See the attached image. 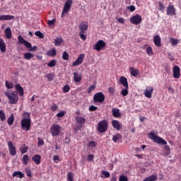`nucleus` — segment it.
<instances>
[{"instance_id": "f257e3e1", "label": "nucleus", "mask_w": 181, "mask_h": 181, "mask_svg": "<svg viewBox=\"0 0 181 181\" xmlns=\"http://www.w3.org/2000/svg\"><path fill=\"white\" fill-rule=\"evenodd\" d=\"M31 121L32 120L30 119V113L24 112L21 122V126L23 131H25L26 132H28V131L30 129Z\"/></svg>"}, {"instance_id": "f03ea898", "label": "nucleus", "mask_w": 181, "mask_h": 181, "mask_svg": "<svg viewBox=\"0 0 181 181\" xmlns=\"http://www.w3.org/2000/svg\"><path fill=\"white\" fill-rule=\"evenodd\" d=\"M148 138H150V139H152L153 142L158 144L159 145H168V142L162 137L156 135L155 132H151L149 134H148Z\"/></svg>"}, {"instance_id": "7ed1b4c3", "label": "nucleus", "mask_w": 181, "mask_h": 181, "mask_svg": "<svg viewBox=\"0 0 181 181\" xmlns=\"http://www.w3.org/2000/svg\"><path fill=\"white\" fill-rule=\"evenodd\" d=\"M4 95L9 100V104H16L19 101V96L16 91L4 92Z\"/></svg>"}, {"instance_id": "20e7f679", "label": "nucleus", "mask_w": 181, "mask_h": 181, "mask_svg": "<svg viewBox=\"0 0 181 181\" xmlns=\"http://www.w3.org/2000/svg\"><path fill=\"white\" fill-rule=\"evenodd\" d=\"M49 129L52 136H59L60 135V131H62V127L57 124H54Z\"/></svg>"}, {"instance_id": "39448f33", "label": "nucleus", "mask_w": 181, "mask_h": 181, "mask_svg": "<svg viewBox=\"0 0 181 181\" xmlns=\"http://www.w3.org/2000/svg\"><path fill=\"white\" fill-rule=\"evenodd\" d=\"M108 128V122L103 119L98 122V132L103 133L105 132Z\"/></svg>"}, {"instance_id": "423d86ee", "label": "nucleus", "mask_w": 181, "mask_h": 181, "mask_svg": "<svg viewBox=\"0 0 181 181\" xmlns=\"http://www.w3.org/2000/svg\"><path fill=\"white\" fill-rule=\"evenodd\" d=\"M105 100V95L102 92L96 93L93 96L94 103H104Z\"/></svg>"}, {"instance_id": "0eeeda50", "label": "nucleus", "mask_w": 181, "mask_h": 181, "mask_svg": "<svg viewBox=\"0 0 181 181\" xmlns=\"http://www.w3.org/2000/svg\"><path fill=\"white\" fill-rule=\"evenodd\" d=\"M71 5H73V1L66 0L64 6L62 15H64V13H69V12H70V9H71Z\"/></svg>"}, {"instance_id": "6e6552de", "label": "nucleus", "mask_w": 181, "mask_h": 181, "mask_svg": "<svg viewBox=\"0 0 181 181\" xmlns=\"http://www.w3.org/2000/svg\"><path fill=\"white\" fill-rule=\"evenodd\" d=\"M104 47H105V42H104L103 40H100L94 45L93 49L100 52V50H102V49H104Z\"/></svg>"}, {"instance_id": "1a4fd4ad", "label": "nucleus", "mask_w": 181, "mask_h": 181, "mask_svg": "<svg viewBox=\"0 0 181 181\" xmlns=\"http://www.w3.org/2000/svg\"><path fill=\"white\" fill-rule=\"evenodd\" d=\"M131 23L133 25H139L142 22V17L140 15H136L130 18Z\"/></svg>"}, {"instance_id": "9d476101", "label": "nucleus", "mask_w": 181, "mask_h": 181, "mask_svg": "<svg viewBox=\"0 0 181 181\" xmlns=\"http://www.w3.org/2000/svg\"><path fill=\"white\" fill-rule=\"evenodd\" d=\"M18 43L19 45H24V46H25V47H27V49H30V47H32V44H30V42L26 41L25 39H23V37H22L21 35H19L18 37Z\"/></svg>"}, {"instance_id": "9b49d317", "label": "nucleus", "mask_w": 181, "mask_h": 181, "mask_svg": "<svg viewBox=\"0 0 181 181\" xmlns=\"http://www.w3.org/2000/svg\"><path fill=\"white\" fill-rule=\"evenodd\" d=\"M168 16H175L176 15V8L173 5H170L166 8Z\"/></svg>"}, {"instance_id": "f8f14e48", "label": "nucleus", "mask_w": 181, "mask_h": 181, "mask_svg": "<svg viewBox=\"0 0 181 181\" xmlns=\"http://www.w3.org/2000/svg\"><path fill=\"white\" fill-rule=\"evenodd\" d=\"M8 147L10 155H11V156H15V155H16V148H15V146H13V143H12V141L8 142Z\"/></svg>"}, {"instance_id": "ddd939ff", "label": "nucleus", "mask_w": 181, "mask_h": 181, "mask_svg": "<svg viewBox=\"0 0 181 181\" xmlns=\"http://www.w3.org/2000/svg\"><path fill=\"white\" fill-rule=\"evenodd\" d=\"M86 58V55L84 54H81L76 60L72 64V66H80L81 63H83V60Z\"/></svg>"}, {"instance_id": "4468645a", "label": "nucleus", "mask_w": 181, "mask_h": 181, "mask_svg": "<svg viewBox=\"0 0 181 181\" xmlns=\"http://www.w3.org/2000/svg\"><path fill=\"white\" fill-rule=\"evenodd\" d=\"M173 73L174 78H180V68L178 66L175 65L173 67Z\"/></svg>"}, {"instance_id": "2eb2a0df", "label": "nucleus", "mask_w": 181, "mask_h": 181, "mask_svg": "<svg viewBox=\"0 0 181 181\" xmlns=\"http://www.w3.org/2000/svg\"><path fill=\"white\" fill-rule=\"evenodd\" d=\"M153 93V87L152 86H148L146 88L145 92H144V95L147 98H152V94Z\"/></svg>"}, {"instance_id": "dca6fc26", "label": "nucleus", "mask_w": 181, "mask_h": 181, "mask_svg": "<svg viewBox=\"0 0 181 181\" xmlns=\"http://www.w3.org/2000/svg\"><path fill=\"white\" fill-rule=\"evenodd\" d=\"M112 117L115 118H119L121 117V112H119V109L117 107H113L112 109Z\"/></svg>"}, {"instance_id": "f3484780", "label": "nucleus", "mask_w": 181, "mask_h": 181, "mask_svg": "<svg viewBox=\"0 0 181 181\" xmlns=\"http://www.w3.org/2000/svg\"><path fill=\"white\" fill-rule=\"evenodd\" d=\"M12 19H15V16L0 15V21H12Z\"/></svg>"}, {"instance_id": "a211bd4d", "label": "nucleus", "mask_w": 181, "mask_h": 181, "mask_svg": "<svg viewBox=\"0 0 181 181\" xmlns=\"http://www.w3.org/2000/svg\"><path fill=\"white\" fill-rule=\"evenodd\" d=\"M0 51L1 53L6 52V45H5V41L2 38H0Z\"/></svg>"}, {"instance_id": "6ab92c4d", "label": "nucleus", "mask_w": 181, "mask_h": 181, "mask_svg": "<svg viewBox=\"0 0 181 181\" xmlns=\"http://www.w3.org/2000/svg\"><path fill=\"white\" fill-rule=\"evenodd\" d=\"M119 81H120V83L122 84V86H124V87H125V88H129L128 79H127L125 78V76H121L119 78Z\"/></svg>"}, {"instance_id": "aec40b11", "label": "nucleus", "mask_w": 181, "mask_h": 181, "mask_svg": "<svg viewBox=\"0 0 181 181\" xmlns=\"http://www.w3.org/2000/svg\"><path fill=\"white\" fill-rule=\"evenodd\" d=\"M15 89L16 90V91L18 92L19 95L21 97L23 96V95L25 94V93L23 91V88L20 84H16L15 86Z\"/></svg>"}, {"instance_id": "412c9836", "label": "nucleus", "mask_w": 181, "mask_h": 181, "mask_svg": "<svg viewBox=\"0 0 181 181\" xmlns=\"http://www.w3.org/2000/svg\"><path fill=\"white\" fill-rule=\"evenodd\" d=\"M75 121L79 125H84L86 124V118L83 117H76Z\"/></svg>"}, {"instance_id": "4be33fe9", "label": "nucleus", "mask_w": 181, "mask_h": 181, "mask_svg": "<svg viewBox=\"0 0 181 181\" xmlns=\"http://www.w3.org/2000/svg\"><path fill=\"white\" fill-rule=\"evenodd\" d=\"M112 124L113 128H115V129H117V131H119V129L122 128V125H121V123H119V122L117 120H113Z\"/></svg>"}, {"instance_id": "5701e85b", "label": "nucleus", "mask_w": 181, "mask_h": 181, "mask_svg": "<svg viewBox=\"0 0 181 181\" xmlns=\"http://www.w3.org/2000/svg\"><path fill=\"white\" fill-rule=\"evenodd\" d=\"M5 37L6 39H11L12 37V30L9 27L5 29Z\"/></svg>"}, {"instance_id": "b1692460", "label": "nucleus", "mask_w": 181, "mask_h": 181, "mask_svg": "<svg viewBox=\"0 0 181 181\" xmlns=\"http://www.w3.org/2000/svg\"><path fill=\"white\" fill-rule=\"evenodd\" d=\"M40 159H42V157L38 154L32 158V160H33L35 165H40Z\"/></svg>"}, {"instance_id": "393cba45", "label": "nucleus", "mask_w": 181, "mask_h": 181, "mask_svg": "<svg viewBox=\"0 0 181 181\" xmlns=\"http://www.w3.org/2000/svg\"><path fill=\"white\" fill-rule=\"evenodd\" d=\"M153 42H154V45H156V46H158V47H160L161 44H160V36L159 35H156L153 38Z\"/></svg>"}, {"instance_id": "a878e982", "label": "nucleus", "mask_w": 181, "mask_h": 181, "mask_svg": "<svg viewBox=\"0 0 181 181\" xmlns=\"http://www.w3.org/2000/svg\"><path fill=\"white\" fill-rule=\"evenodd\" d=\"M54 42L55 46H61L62 43L64 42V40L63 37H58L54 40Z\"/></svg>"}, {"instance_id": "bb28decb", "label": "nucleus", "mask_w": 181, "mask_h": 181, "mask_svg": "<svg viewBox=\"0 0 181 181\" xmlns=\"http://www.w3.org/2000/svg\"><path fill=\"white\" fill-rule=\"evenodd\" d=\"M33 57H35V54L30 52H26L23 54V59H25V60H30L33 59Z\"/></svg>"}, {"instance_id": "cd10ccee", "label": "nucleus", "mask_w": 181, "mask_h": 181, "mask_svg": "<svg viewBox=\"0 0 181 181\" xmlns=\"http://www.w3.org/2000/svg\"><path fill=\"white\" fill-rule=\"evenodd\" d=\"M13 177H19L20 179H23V177H25V174L21 171H16L13 173Z\"/></svg>"}, {"instance_id": "c85d7f7f", "label": "nucleus", "mask_w": 181, "mask_h": 181, "mask_svg": "<svg viewBox=\"0 0 181 181\" xmlns=\"http://www.w3.org/2000/svg\"><path fill=\"white\" fill-rule=\"evenodd\" d=\"M129 70L131 76H133L134 77H136V76L139 74V71L134 69V67H130Z\"/></svg>"}, {"instance_id": "c756f323", "label": "nucleus", "mask_w": 181, "mask_h": 181, "mask_svg": "<svg viewBox=\"0 0 181 181\" xmlns=\"http://www.w3.org/2000/svg\"><path fill=\"white\" fill-rule=\"evenodd\" d=\"M79 29H80L81 32H86V30H87V29H88V25H87L84 23H81L79 25Z\"/></svg>"}, {"instance_id": "7c9ffc66", "label": "nucleus", "mask_w": 181, "mask_h": 181, "mask_svg": "<svg viewBox=\"0 0 181 181\" xmlns=\"http://www.w3.org/2000/svg\"><path fill=\"white\" fill-rule=\"evenodd\" d=\"M74 78L76 83H80V81H81V75L78 74L77 72L74 73Z\"/></svg>"}, {"instance_id": "2f4dec72", "label": "nucleus", "mask_w": 181, "mask_h": 181, "mask_svg": "<svg viewBox=\"0 0 181 181\" xmlns=\"http://www.w3.org/2000/svg\"><path fill=\"white\" fill-rule=\"evenodd\" d=\"M122 139V136H121V134H117L112 136V141L113 142H115V143L119 142V141H120V139Z\"/></svg>"}, {"instance_id": "473e14b6", "label": "nucleus", "mask_w": 181, "mask_h": 181, "mask_svg": "<svg viewBox=\"0 0 181 181\" xmlns=\"http://www.w3.org/2000/svg\"><path fill=\"white\" fill-rule=\"evenodd\" d=\"M56 53H57V50L56 49V48H52L47 52V56L53 57L56 55Z\"/></svg>"}, {"instance_id": "72a5a7b5", "label": "nucleus", "mask_w": 181, "mask_h": 181, "mask_svg": "<svg viewBox=\"0 0 181 181\" xmlns=\"http://www.w3.org/2000/svg\"><path fill=\"white\" fill-rule=\"evenodd\" d=\"M15 120V117L13 114L11 115V116L7 119V123L8 125H12L13 124V121Z\"/></svg>"}, {"instance_id": "f704fd0d", "label": "nucleus", "mask_w": 181, "mask_h": 181, "mask_svg": "<svg viewBox=\"0 0 181 181\" xmlns=\"http://www.w3.org/2000/svg\"><path fill=\"white\" fill-rule=\"evenodd\" d=\"M146 52L148 56H153V50L151 46L146 48Z\"/></svg>"}, {"instance_id": "c9c22d12", "label": "nucleus", "mask_w": 181, "mask_h": 181, "mask_svg": "<svg viewBox=\"0 0 181 181\" xmlns=\"http://www.w3.org/2000/svg\"><path fill=\"white\" fill-rule=\"evenodd\" d=\"M23 165H28V163H29V156L24 155L23 156Z\"/></svg>"}, {"instance_id": "e433bc0d", "label": "nucleus", "mask_w": 181, "mask_h": 181, "mask_svg": "<svg viewBox=\"0 0 181 181\" xmlns=\"http://www.w3.org/2000/svg\"><path fill=\"white\" fill-rule=\"evenodd\" d=\"M147 179L148 180V181H156L158 180V175L156 174L150 175L147 177Z\"/></svg>"}, {"instance_id": "4c0bfd02", "label": "nucleus", "mask_w": 181, "mask_h": 181, "mask_svg": "<svg viewBox=\"0 0 181 181\" xmlns=\"http://www.w3.org/2000/svg\"><path fill=\"white\" fill-rule=\"evenodd\" d=\"M179 40L175 39V38H170V43L172 46H177V44L179 43Z\"/></svg>"}, {"instance_id": "58836bf2", "label": "nucleus", "mask_w": 181, "mask_h": 181, "mask_svg": "<svg viewBox=\"0 0 181 181\" xmlns=\"http://www.w3.org/2000/svg\"><path fill=\"white\" fill-rule=\"evenodd\" d=\"M158 9L161 12H165V5L163 4V3H162V1L158 2Z\"/></svg>"}, {"instance_id": "ea45409f", "label": "nucleus", "mask_w": 181, "mask_h": 181, "mask_svg": "<svg viewBox=\"0 0 181 181\" xmlns=\"http://www.w3.org/2000/svg\"><path fill=\"white\" fill-rule=\"evenodd\" d=\"M0 119L1 121H5L6 117H5V112L4 110H0Z\"/></svg>"}, {"instance_id": "a19ab883", "label": "nucleus", "mask_w": 181, "mask_h": 181, "mask_svg": "<svg viewBox=\"0 0 181 181\" xmlns=\"http://www.w3.org/2000/svg\"><path fill=\"white\" fill-rule=\"evenodd\" d=\"M35 36H37V37H39V39H43V37H45V35L40 31H36L35 33Z\"/></svg>"}, {"instance_id": "79ce46f5", "label": "nucleus", "mask_w": 181, "mask_h": 181, "mask_svg": "<svg viewBox=\"0 0 181 181\" xmlns=\"http://www.w3.org/2000/svg\"><path fill=\"white\" fill-rule=\"evenodd\" d=\"M88 148H95V146H97V144L95 143V141H90L88 144Z\"/></svg>"}, {"instance_id": "37998d69", "label": "nucleus", "mask_w": 181, "mask_h": 181, "mask_svg": "<svg viewBox=\"0 0 181 181\" xmlns=\"http://www.w3.org/2000/svg\"><path fill=\"white\" fill-rule=\"evenodd\" d=\"M74 177V174H73V173H68L67 179L69 181H73Z\"/></svg>"}, {"instance_id": "c03bdc74", "label": "nucleus", "mask_w": 181, "mask_h": 181, "mask_svg": "<svg viewBox=\"0 0 181 181\" xmlns=\"http://www.w3.org/2000/svg\"><path fill=\"white\" fill-rule=\"evenodd\" d=\"M48 67H54L56 66V59H52L47 64Z\"/></svg>"}, {"instance_id": "a18cd8bd", "label": "nucleus", "mask_w": 181, "mask_h": 181, "mask_svg": "<svg viewBox=\"0 0 181 181\" xmlns=\"http://www.w3.org/2000/svg\"><path fill=\"white\" fill-rule=\"evenodd\" d=\"M6 87L8 89L13 88V83H12V82H8V81H6Z\"/></svg>"}, {"instance_id": "49530a36", "label": "nucleus", "mask_w": 181, "mask_h": 181, "mask_svg": "<svg viewBox=\"0 0 181 181\" xmlns=\"http://www.w3.org/2000/svg\"><path fill=\"white\" fill-rule=\"evenodd\" d=\"M95 90V85H93V86H91L90 87H89V88H88L86 89L87 93H88V94H90V93H91V91H94Z\"/></svg>"}, {"instance_id": "de8ad7c7", "label": "nucleus", "mask_w": 181, "mask_h": 181, "mask_svg": "<svg viewBox=\"0 0 181 181\" xmlns=\"http://www.w3.org/2000/svg\"><path fill=\"white\" fill-rule=\"evenodd\" d=\"M121 94L123 97H127V95H128V88H126L125 89H122Z\"/></svg>"}, {"instance_id": "09e8293b", "label": "nucleus", "mask_w": 181, "mask_h": 181, "mask_svg": "<svg viewBox=\"0 0 181 181\" xmlns=\"http://www.w3.org/2000/svg\"><path fill=\"white\" fill-rule=\"evenodd\" d=\"M23 145H24V147L21 148V153H26V152H28V149H29V147L26 146L25 144H23Z\"/></svg>"}, {"instance_id": "8fccbe9b", "label": "nucleus", "mask_w": 181, "mask_h": 181, "mask_svg": "<svg viewBox=\"0 0 181 181\" xmlns=\"http://www.w3.org/2000/svg\"><path fill=\"white\" fill-rule=\"evenodd\" d=\"M45 77H46V78H47L48 81H53V76H52V74H47L46 75H45Z\"/></svg>"}, {"instance_id": "3c124183", "label": "nucleus", "mask_w": 181, "mask_h": 181, "mask_svg": "<svg viewBox=\"0 0 181 181\" xmlns=\"http://www.w3.org/2000/svg\"><path fill=\"white\" fill-rule=\"evenodd\" d=\"M64 115H66V112L63 110L57 114L58 118H63Z\"/></svg>"}, {"instance_id": "603ef678", "label": "nucleus", "mask_w": 181, "mask_h": 181, "mask_svg": "<svg viewBox=\"0 0 181 181\" xmlns=\"http://www.w3.org/2000/svg\"><path fill=\"white\" fill-rule=\"evenodd\" d=\"M63 93H69V91H70V86L65 85L63 88Z\"/></svg>"}, {"instance_id": "864d4df0", "label": "nucleus", "mask_w": 181, "mask_h": 181, "mask_svg": "<svg viewBox=\"0 0 181 181\" xmlns=\"http://www.w3.org/2000/svg\"><path fill=\"white\" fill-rule=\"evenodd\" d=\"M79 36L82 40H86V39H87V35H84V32H80Z\"/></svg>"}, {"instance_id": "5fc2aeb1", "label": "nucleus", "mask_w": 181, "mask_h": 181, "mask_svg": "<svg viewBox=\"0 0 181 181\" xmlns=\"http://www.w3.org/2000/svg\"><path fill=\"white\" fill-rule=\"evenodd\" d=\"M119 181H128V177L125 175H120L119 177Z\"/></svg>"}, {"instance_id": "6e6d98bb", "label": "nucleus", "mask_w": 181, "mask_h": 181, "mask_svg": "<svg viewBox=\"0 0 181 181\" xmlns=\"http://www.w3.org/2000/svg\"><path fill=\"white\" fill-rule=\"evenodd\" d=\"M69 53H67V52H64L63 55H62V59L64 60H69Z\"/></svg>"}, {"instance_id": "4d7b16f0", "label": "nucleus", "mask_w": 181, "mask_h": 181, "mask_svg": "<svg viewBox=\"0 0 181 181\" xmlns=\"http://www.w3.org/2000/svg\"><path fill=\"white\" fill-rule=\"evenodd\" d=\"M37 141H38V146L40 145H45V141H43V139H41L40 137H38Z\"/></svg>"}, {"instance_id": "13d9d810", "label": "nucleus", "mask_w": 181, "mask_h": 181, "mask_svg": "<svg viewBox=\"0 0 181 181\" xmlns=\"http://www.w3.org/2000/svg\"><path fill=\"white\" fill-rule=\"evenodd\" d=\"M93 160H94V155L90 154L88 156L87 160H88V162H91Z\"/></svg>"}, {"instance_id": "bf43d9fd", "label": "nucleus", "mask_w": 181, "mask_h": 181, "mask_svg": "<svg viewBox=\"0 0 181 181\" xmlns=\"http://www.w3.org/2000/svg\"><path fill=\"white\" fill-rule=\"evenodd\" d=\"M98 110V107L94 105H91L89 107V111H97Z\"/></svg>"}, {"instance_id": "052dcab7", "label": "nucleus", "mask_w": 181, "mask_h": 181, "mask_svg": "<svg viewBox=\"0 0 181 181\" xmlns=\"http://www.w3.org/2000/svg\"><path fill=\"white\" fill-rule=\"evenodd\" d=\"M58 108V106L56 103H54L52 106H51V110L52 111H57Z\"/></svg>"}, {"instance_id": "680f3d73", "label": "nucleus", "mask_w": 181, "mask_h": 181, "mask_svg": "<svg viewBox=\"0 0 181 181\" xmlns=\"http://www.w3.org/2000/svg\"><path fill=\"white\" fill-rule=\"evenodd\" d=\"M55 23H56V20L52 19L51 21H47V25H49V26H52V25H54Z\"/></svg>"}, {"instance_id": "e2e57ef3", "label": "nucleus", "mask_w": 181, "mask_h": 181, "mask_svg": "<svg viewBox=\"0 0 181 181\" xmlns=\"http://www.w3.org/2000/svg\"><path fill=\"white\" fill-rule=\"evenodd\" d=\"M102 175H104L105 177H110V175L108 171H103Z\"/></svg>"}, {"instance_id": "0e129e2a", "label": "nucleus", "mask_w": 181, "mask_h": 181, "mask_svg": "<svg viewBox=\"0 0 181 181\" xmlns=\"http://www.w3.org/2000/svg\"><path fill=\"white\" fill-rule=\"evenodd\" d=\"M127 8L129 9V11H130V12H134L135 11V6H129L127 7Z\"/></svg>"}, {"instance_id": "69168bd1", "label": "nucleus", "mask_w": 181, "mask_h": 181, "mask_svg": "<svg viewBox=\"0 0 181 181\" xmlns=\"http://www.w3.org/2000/svg\"><path fill=\"white\" fill-rule=\"evenodd\" d=\"M25 173L28 177H30L32 176V172H30V170H26Z\"/></svg>"}, {"instance_id": "338daca9", "label": "nucleus", "mask_w": 181, "mask_h": 181, "mask_svg": "<svg viewBox=\"0 0 181 181\" xmlns=\"http://www.w3.org/2000/svg\"><path fill=\"white\" fill-rule=\"evenodd\" d=\"M108 91L110 93V94H114L115 93L114 88H109Z\"/></svg>"}, {"instance_id": "774afa93", "label": "nucleus", "mask_w": 181, "mask_h": 181, "mask_svg": "<svg viewBox=\"0 0 181 181\" xmlns=\"http://www.w3.org/2000/svg\"><path fill=\"white\" fill-rule=\"evenodd\" d=\"M53 159H54V162H55V163H57L59 160V156H54Z\"/></svg>"}]
</instances>
